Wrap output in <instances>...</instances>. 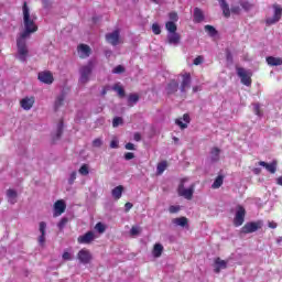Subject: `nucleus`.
I'll return each instance as SVG.
<instances>
[{
    "label": "nucleus",
    "mask_w": 282,
    "mask_h": 282,
    "mask_svg": "<svg viewBox=\"0 0 282 282\" xmlns=\"http://www.w3.org/2000/svg\"><path fill=\"white\" fill-rule=\"evenodd\" d=\"M22 12L24 31L17 37V58H19L21 63H25V61H28V56L30 55V50H28V39H30L34 32H37L39 26L36 25V15L30 13L28 2L23 3Z\"/></svg>",
    "instance_id": "obj_1"
},
{
    "label": "nucleus",
    "mask_w": 282,
    "mask_h": 282,
    "mask_svg": "<svg viewBox=\"0 0 282 282\" xmlns=\"http://www.w3.org/2000/svg\"><path fill=\"white\" fill-rule=\"evenodd\" d=\"M94 67H96V63L94 61H89L87 64L79 67V85H87V83H89Z\"/></svg>",
    "instance_id": "obj_2"
},
{
    "label": "nucleus",
    "mask_w": 282,
    "mask_h": 282,
    "mask_svg": "<svg viewBox=\"0 0 282 282\" xmlns=\"http://www.w3.org/2000/svg\"><path fill=\"white\" fill-rule=\"evenodd\" d=\"M188 182L187 178H183L181 184L178 185V195L180 197H184L185 199H193V194L195 193V184H192L188 188L184 187V183Z\"/></svg>",
    "instance_id": "obj_3"
},
{
    "label": "nucleus",
    "mask_w": 282,
    "mask_h": 282,
    "mask_svg": "<svg viewBox=\"0 0 282 282\" xmlns=\"http://www.w3.org/2000/svg\"><path fill=\"white\" fill-rule=\"evenodd\" d=\"M243 221H246V208H243V206H241V205H238L236 207L234 226H236V227L243 226Z\"/></svg>",
    "instance_id": "obj_4"
},
{
    "label": "nucleus",
    "mask_w": 282,
    "mask_h": 282,
    "mask_svg": "<svg viewBox=\"0 0 282 282\" xmlns=\"http://www.w3.org/2000/svg\"><path fill=\"white\" fill-rule=\"evenodd\" d=\"M237 75L241 79L242 85H246L247 87H250V85H252V73H250V70L239 67L237 68Z\"/></svg>",
    "instance_id": "obj_5"
},
{
    "label": "nucleus",
    "mask_w": 282,
    "mask_h": 282,
    "mask_svg": "<svg viewBox=\"0 0 282 282\" xmlns=\"http://www.w3.org/2000/svg\"><path fill=\"white\" fill-rule=\"evenodd\" d=\"M274 14L272 18H267L265 23L267 25H274V23H279L282 17V8L279 4L273 6Z\"/></svg>",
    "instance_id": "obj_6"
},
{
    "label": "nucleus",
    "mask_w": 282,
    "mask_h": 282,
    "mask_svg": "<svg viewBox=\"0 0 282 282\" xmlns=\"http://www.w3.org/2000/svg\"><path fill=\"white\" fill-rule=\"evenodd\" d=\"M182 76V82H181V93L182 94H186V91H188V89H191V73H184L181 75Z\"/></svg>",
    "instance_id": "obj_7"
},
{
    "label": "nucleus",
    "mask_w": 282,
    "mask_h": 282,
    "mask_svg": "<svg viewBox=\"0 0 282 282\" xmlns=\"http://www.w3.org/2000/svg\"><path fill=\"white\" fill-rule=\"evenodd\" d=\"M261 226H263L262 221H258V223H247L243 227H242V232H245V235H249L250 232H257V230H259V228H261Z\"/></svg>",
    "instance_id": "obj_8"
},
{
    "label": "nucleus",
    "mask_w": 282,
    "mask_h": 282,
    "mask_svg": "<svg viewBox=\"0 0 282 282\" xmlns=\"http://www.w3.org/2000/svg\"><path fill=\"white\" fill-rule=\"evenodd\" d=\"M37 78L45 85H52L54 83V75L50 70L40 72Z\"/></svg>",
    "instance_id": "obj_9"
},
{
    "label": "nucleus",
    "mask_w": 282,
    "mask_h": 282,
    "mask_svg": "<svg viewBox=\"0 0 282 282\" xmlns=\"http://www.w3.org/2000/svg\"><path fill=\"white\" fill-rule=\"evenodd\" d=\"M77 54L79 58H89L91 56V47L87 44H79L77 46Z\"/></svg>",
    "instance_id": "obj_10"
},
{
    "label": "nucleus",
    "mask_w": 282,
    "mask_h": 282,
    "mask_svg": "<svg viewBox=\"0 0 282 282\" xmlns=\"http://www.w3.org/2000/svg\"><path fill=\"white\" fill-rule=\"evenodd\" d=\"M77 259L79 260L80 263H83L84 265H87V263L91 261V252H89V250L87 249H82L77 254Z\"/></svg>",
    "instance_id": "obj_11"
},
{
    "label": "nucleus",
    "mask_w": 282,
    "mask_h": 282,
    "mask_svg": "<svg viewBox=\"0 0 282 282\" xmlns=\"http://www.w3.org/2000/svg\"><path fill=\"white\" fill-rule=\"evenodd\" d=\"M106 41H108L110 45H118L120 43V31H113L112 33H108L106 35Z\"/></svg>",
    "instance_id": "obj_12"
},
{
    "label": "nucleus",
    "mask_w": 282,
    "mask_h": 282,
    "mask_svg": "<svg viewBox=\"0 0 282 282\" xmlns=\"http://www.w3.org/2000/svg\"><path fill=\"white\" fill-rule=\"evenodd\" d=\"M228 268V262L225 260H221V258H216L215 259V264H214V272L216 274H219L221 270H226Z\"/></svg>",
    "instance_id": "obj_13"
},
{
    "label": "nucleus",
    "mask_w": 282,
    "mask_h": 282,
    "mask_svg": "<svg viewBox=\"0 0 282 282\" xmlns=\"http://www.w3.org/2000/svg\"><path fill=\"white\" fill-rule=\"evenodd\" d=\"M276 160H273L271 163H265V161H260L259 166H263L269 173L274 174L276 173L278 166Z\"/></svg>",
    "instance_id": "obj_14"
},
{
    "label": "nucleus",
    "mask_w": 282,
    "mask_h": 282,
    "mask_svg": "<svg viewBox=\"0 0 282 282\" xmlns=\"http://www.w3.org/2000/svg\"><path fill=\"white\" fill-rule=\"evenodd\" d=\"M65 208H67V205H65L64 200H57L54 204V217H58L65 213Z\"/></svg>",
    "instance_id": "obj_15"
},
{
    "label": "nucleus",
    "mask_w": 282,
    "mask_h": 282,
    "mask_svg": "<svg viewBox=\"0 0 282 282\" xmlns=\"http://www.w3.org/2000/svg\"><path fill=\"white\" fill-rule=\"evenodd\" d=\"M96 239V236L94 235V231H88L83 236H79L77 238L78 243H91Z\"/></svg>",
    "instance_id": "obj_16"
},
{
    "label": "nucleus",
    "mask_w": 282,
    "mask_h": 282,
    "mask_svg": "<svg viewBox=\"0 0 282 282\" xmlns=\"http://www.w3.org/2000/svg\"><path fill=\"white\" fill-rule=\"evenodd\" d=\"M180 89V84L177 83V80L173 79L171 80L166 88H165V91L169 96L173 95V94H176V91Z\"/></svg>",
    "instance_id": "obj_17"
},
{
    "label": "nucleus",
    "mask_w": 282,
    "mask_h": 282,
    "mask_svg": "<svg viewBox=\"0 0 282 282\" xmlns=\"http://www.w3.org/2000/svg\"><path fill=\"white\" fill-rule=\"evenodd\" d=\"M22 109L25 111H30L32 107H34V97H25L20 101Z\"/></svg>",
    "instance_id": "obj_18"
},
{
    "label": "nucleus",
    "mask_w": 282,
    "mask_h": 282,
    "mask_svg": "<svg viewBox=\"0 0 282 282\" xmlns=\"http://www.w3.org/2000/svg\"><path fill=\"white\" fill-rule=\"evenodd\" d=\"M47 228V224L45 221L40 223V232L41 236L39 237V243L40 246H43L45 243V229Z\"/></svg>",
    "instance_id": "obj_19"
},
{
    "label": "nucleus",
    "mask_w": 282,
    "mask_h": 282,
    "mask_svg": "<svg viewBox=\"0 0 282 282\" xmlns=\"http://www.w3.org/2000/svg\"><path fill=\"white\" fill-rule=\"evenodd\" d=\"M267 63L271 67H279V66L282 65V58L281 57L269 56V57H267Z\"/></svg>",
    "instance_id": "obj_20"
},
{
    "label": "nucleus",
    "mask_w": 282,
    "mask_h": 282,
    "mask_svg": "<svg viewBox=\"0 0 282 282\" xmlns=\"http://www.w3.org/2000/svg\"><path fill=\"white\" fill-rule=\"evenodd\" d=\"M172 224H174V226H180L181 228H186V226H188V218L186 217L174 218L172 219Z\"/></svg>",
    "instance_id": "obj_21"
},
{
    "label": "nucleus",
    "mask_w": 282,
    "mask_h": 282,
    "mask_svg": "<svg viewBox=\"0 0 282 282\" xmlns=\"http://www.w3.org/2000/svg\"><path fill=\"white\" fill-rule=\"evenodd\" d=\"M180 39L181 37L177 32L167 34V42L170 43V45H180Z\"/></svg>",
    "instance_id": "obj_22"
},
{
    "label": "nucleus",
    "mask_w": 282,
    "mask_h": 282,
    "mask_svg": "<svg viewBox=\"0 0 282 282\" xmlns=\"http://www.w3.org/2000/svg\"><path fill=\"white\" fill-rule=\"evenodd\" d=\"M221 154V149L213 148L209 153V158L212 162H219V155Z\"/></svg>",
    "instance_id": "obj_23"
},
{
    "label": "nucleus",
    "mask_w": 282,
    "mask_h": 282,
    "mask_svg": "<svg viewBox=\"0 0 282 282\" xmlns=\"http://www.w3.org/2000/svg\"><path fill=\"white\" fill-rule=\"evenodd\" d=\"M162 252H164V246H162L161 243H156L154 245L152 254L155 259H160V257H162Z\"/></svg>",
    "instance_id": "obj_24"
},
{
    "label": "nucleus",
    "mask_w": 282,
    "mask_h": 282,
    "mask_svg": "<svg viewBox=\"0 0 282 282\" xmlns=\"http://www.w3.org/2000/svg\"><path fill=\"white\" fill-rule=\"evenodd\" d=\"M204 21V12L199 8L194 9V22L202 23Z\"/></svg>",
    "instance_id": "obj_25"
},
{
    "label": "nucleus",
    "mask_w": 282,
    "mask_h": 282,
    "mask_svg": "<svg viewBox=\"0 0 282 282\" xmlns=\"http://www.w3.org/2000/svg\"><path fill=\"white\" fill-rule=\"evenodd\" d=\"M18 196H19V194L17 193V191H14V189L7 191V197H8L9 204H14L17 202Z\"/></svg>",
    "instance_id": "obj_26"
},
{
    "label": "nucleus",
    "mask_w": 282,
    "mask_h": 282,
    "mask_svg": "<svg viewBox=\"0 0 282 282\" xmlns=\"http://www.w3.org/2000/svg\"><path fill=\"white\" fill-rule=\"evenodd\" d=\"M122 191H124V187L122 185H119L112 189V197L115 199H120L122 197Z\"/></svg>",
    "instance_id": "obj_27"
},
{
    "label": "nucleus",
    "mask_w": 282,
    "mask_h": 282,
    "mask_svg": "<svg viewBox=\"0 0 282 282\" xmlns=\"http://www.w3.org/2000/svg\"><path fill=\"white\" fill-rule=\"evenodd\" d=\"M219 4L223 10V14L225 17H230V7L226 3V0H219Z\"/></svg>",
    "instance_id": "obj_28"
},
{
    "label": "nucleus",
    "mask_w": 282,
    "mask_h": 282,
    "mask_svg": "<svg viewBox=\"0 0 282 282\" xmlns=\"http://www.w3.org/2000/svg\"><path fill=\"white\" fill-rule=\"evenodd\" d=\"M63 121H59L57 123L55 135L53 137V140H61V137L63 135Z\"/></svg>",
    "instance_id": "obj_29"
},
{
    "label": "nucleus",
    "mask_w": 282,
    "mask_h": 282,
    "mask_svg": "<svg viewBox=\"0 0 282 282\" xmlns=\"http://www.w3.org/2000/svg\"><path fill=\"white\" fill-rule=\"evenodd\" d=\"M165 29L167 30L169 34L177 32V24L173 21H169L165 23Z\"/></svg>",
    "instance_id": "obj_30"
},
{
    "label": "nucleus",
    "mask_w": 282,
    "mask_h": 282,
    "mask_svg": "<svg viewBox=\"0 0 282 282\" xmlns=\"http://www.w3.org/2000/svg\"><path fill=\"white\" fill-rule=\"evenodd\" d=\"M140 100V97L137 94H131L128 97V106L133 107Z\"/></svg>",
    "instance_id": "obj_31"
},
{
    "label": "nucleus",
    "mask_w": 282,
    "mask_h": 282,
    "mask_svg": "<svg viewBox=\"0 0 282 282\" xmlns=\"http://www.w3.org/2000/svg\"><path fill=\"white\" fill-rule=\"evenodd\" d=\"M65 102V95H59L57 96L56 100H55V111H57V109H61V106Z\"/></svg>",
    "instance_id": "obj_32"
},
{
    "label": "nucleus",
    "mask_w": 282,
    "mask_h": 282,
    "mask_svg": "<svg viewBox=\"0 0 282 282\" xmlns=\"http://www.w3.org/2000/svg\"><path fill=\"white\" fill-rule=\"evenodd\" d=\"M166 166H167V163L166 161H163V162H160L156 166V173L158 175H162V173H164V171H166Z\"/></svg>",
    "instance_id": "obj_33"
},
{
    "label": "nucleus",
    "mask_w": 282,
    "mask_h": 282,
    "mask_svg": "<svg viewBox=\"0 0 282 282\" xmlns=\"http://www.w3.org/2000/svg\"><path fill=\"white\" fill-rule=\"evenodd\" d=\"M112 89H113V91H117V94H118V96L120 97V98H124V88H122V86H120V85H115L113 87H112Z\"/></svg>",
    "instance_id": "obj_34"
},
{
    "label": "nucleus",
    "mask_w": 282,
    "mask_h": 282,
    "mask_svg": "<svg viewBox=\"0 0 282 282\" xmlns=\"http://www.w3.org/2000/svg\"><path fill=\"white\" fill-rule=\"evenodd\" d=\"M221 184H224V176H217L212 185V188H219L221 187Z\"/></svg>",
    "instance_id": "obj_35"
},
{
    "label": "nucleus",
    "mask_w": 282,
    "mask_h": 282,
    "mask_svg": "<svg viewBox=\"0 0 282 282\" xmlns=\"http://www.w3.org/2000/svg\"><path fill=\"white\" fill-rule=\"evenodd\" d=\"M205 32H207V34H209V36H216L217 35V30L214 29L213 25H205Z\"/></svg>",
    "instance_id": "obj_36"
},
{
    "label": "nucleus",
    "mask_w": 282,
    "mask_h": 282,
    "mask_svg": "<svg viewBox=\"0 0 282 282\" xmlns=\"http://www.w3.org/2000/svg\"><path fill=\"white\" fill-rule=\"evenodd\" d=\"M140 232H142V228L139 226H133L130 230V235L132 237H138V235H140Z\"/></svg>",
    "instance_id": "obj_37"
},
{
    "label": "nucleus",
    "mask_w": 282,
    "mask_h": 282,
    "mask_svg": "<svg viewBox=\"0 0 282 282\" xmlns=\"http://www.w3.org/2000/svg\"><path fill=\"white\" fill-rule=\"evenodd\" d=\"M169 19L173 23H177V21H180V15H177V12L172 11V12L169 13Z\"/></svg>",
    "instance_id": "obj_38"
},
{
    "label": "nucleus",
    "mask_w": 282,
    "mask_h": 282,
    "mask_svg": "<svg viewBox=\"0 0 282 282\" xmlns=\"http://www.w3.org/2000/svg\"><path fill=\"white\" fill-rule=\"evenodd\" d=\"M240 7L242 8V10H246V12H248V10L252 9V4H250V2L248 1H240Z\"/></svg>",
    "instance_id": "obj_39"
},
{
    "label": "nucleus",
    "mask_w": 282,
    "mask_h": 282,
    "mask_svg": "<svg viewBox=\"0 0 282 282\" xmlns=\"http://www.w3.org/2000/svg\"><path fill=\"white\" fill-rule=\"evenodd\" d=\"M253 112L256 113V116H258L259 118H261V116H263V112H261V106L259 104H254L253 105Z\"/></svg>",
    "instance_id": "obj_40"
},
{
    "label": "nucleus",
    "mask_w": 282,
    "mask_h": 282,
    "mask_svg": "<svg viewBox=\"0 0 282 282\" xmlns=\"http://www.w3.org/2000/svg\"><path fill=\"white\" fill-rule=\"evenodd\" d=\"M120 124H123L122 118L121 117H116L112 120V127L118 128V127H120Z\"/></svg>",
    "instance_id": "obj_41"
},
{
    "label": "nucleus",
    "mask_w": 282,
    "mask_h": 282,
    "mask_svg": "<svg viewBox=\"0 0 282 282\" xmlns=\"http://www.w3.org/2000/svg\"><path fill=\"white\" fill-rule=\"evenodd\" d=\"M79 174L80 175H89V166L87 164H84L79 169Z\"/></svg>",
    "instance_id": "obj_42"
},
{
    "label": "nucleus",
    "mask_w": 282,
    "mask_h": 282,
    "mask_svg": "<svg viewBox=\"0 0 282 282\" xmlns=\"http://www.w3.org/2000/svg\"><path fill=\"white\" fill-rule=\"evenodd\" d=\"M231 13L232 14H241V7L235 4V6H231Z\"/></svg>",
    "instance_id": "obj_43"
},
{
    "label": "nucleus",
    "mask_w": 282,
    "mask_h": 282,
    "mask_svg": "<svg viewBox=\"0 0 282 282\" xmlns=\"http://www.w3.org/2000/svg\"><path fill=\"white\" fill-rule=\"evenodd\" d=\"M124 67L122 65H118L112 69V74H123Z\"/></svg>",
    "instance_id": "obj_44"
},
{
    "label": "nucleus",
    "mask_w": 282,
    "mask_h": 282,
    "mask_svg": "<svg viewBox=\"0 0 282 282\" xmlns=\"http://www.w3.org/2000/svg\"><path fill=\"white\" fill-rule=\"evenodd\" d=\"M67 221H69L67 218H62L61 221L57 224L59 230H63L65 226H67Z\"/></svg>",
    "instance_id": "obj_45"
},
{
    "label": "nucleus",
    "mask_w": 282,
    "mask_h": 282,
    "mask_svg": "<svg viewBox=\"0 0 282 282\" xmlns=\"http://www.w3.org/2000/svg\"><path fill=\"white\" fill-rule=\"evenodd\" d=\"M93 147H95L96 149H100V147H102V140L101 139H95L93 141Z\"/></svg>",
    "instance_id": "obj_46"
},
{
    "label": "nucleus",
    "mask_w": 282,
    "mask_h": 282,
    "mask_svg": "<svg viewBox=\"0 0 282 282\" xmlns=\"http://www.w3.org/2000/svg\"><path fill=\"white\" fill-rule=\"evenodd\" d=\"M152 32L153 34H161L162 30L160 29V24H153Z\"/></svg>",
    "instance_id": "obj_47"
},
{
    "label": "nucleus",
    "mask_w": 282,
    "mask_h": 282,
    "mask_svg": "<svg viewBox=\"0 0 282 282\" xmlns=\"http://www.w3.org/2000/svg\"><path fill=\"white\" fill-rule=\"evenodd\" d=\"M96 230L99 231L100 234L105 232V225L102 223H98L95 226Z\"/></svg>",
    "instance_id": "obj_48"
},
{
    "label": "nucleus",
    "mask_w": 282,
    "mask_h": 282,
    "mask_svg": "<svg viewBox=\"0 0 282 282\" xmlns=\"http://www.w3.org/2000/svg\"><path fill=\"white\" fill-rule=\"evenodd\" d=\"M74 182H76V172H72L70 176L68 178V184H74Z\"/></svg>",
    "instance_id": "obj_49"
},
{
    "label": "nucleus",
    "mask_w": 282,
    "mask_h": 282,
    "mask_svg": "<svg viewBox=\"0 0 282 282\" xmlns=\"http://www.w3.org/2000/svg\"><path fill=\"white\" fill-rule=\"evenodd\" d=\"M169 210L171 214L180 213V206L172 205Z\"/></svg>",
    "instance_id": "obj_50"
},
{
    "label": "nucleus",
    "mask_w": 282,
    "mask_h": 282,
    "mask_svg": "<svg viewBox=\"0 0 282 282\" xmlns=\"http://www.w3.org/2000/svg\"><path fill=\"white\" fill-rule=\"evenodd\" d=\"M204 63V56H197L195 59H194V64L195 65H202Z\"/></svg>",
    "instance_id": "obj_51"
},
{
    "label": "nucleus",
    "mask_w": 282,
    "mask_h": 282,
    "mask_svg": "<svg viewBox=\"0 0 282 282\" xmlns=\"http://www.w3.org/2000/svg\"><path fill=\"white\" fill-rule=\"evenodd\" d=\"M176 124L181 127V129H186L188 127V124L182 122V119H177Z\"/></svg>",
    "instance_id": "obj_52"
},
{
    "label": "nucleus",
    "mask_w": 282,
    "mask_h": 282,
    "mask_svg": "<svg viewBox=\"0 0 282 282\" xmlns=\"http://www.w3.org/2000/svg\"><path fill=\"white\" fill-rule=\"evenodd\" d=\"M133 158H135V154L132 152H127L124 154V160H133Z\"/></svg>",
    "instance_id": "obj_53"
},
{
    "label": "nucleus",
    "mask_w": 282,
    "mask_h": 282,
    "mask_svg": "<svg viewBox=\"0 0 282 282\" xmlns=\"http://www.w3.org/2000/svg\"><path fill=\"white\" fill-rule=\"evenodd\" d=\"M127 151H135V145L131 142L126 144Z\"/></svg>",
    "instance_id": "obj_54"
},
{
    "label": "nucleus",
    "mask_w": 282,
    "mask_h": 282,
    "mask_svg": "<svg viewBox=\"0 0 282 282\" xmlns=\"http://www.w3.org/2000/svg\"><path fill=\"white\" fill-rule=\"evenodd\" d=\"M63 259H64V261H72V253L64 252L63 253Z\"/></svg>",
    "instance_id": "obj_55"
},
{
    "label": "nucleus",
    "mask_w": 282,
    "mask_h": 282,
    "mask_svg": "<svg viewBox=\"0 0 282 282\" xmlns=\"http://www.w3.org/2000/svg\"><path fill=\"white\" fill-rule=\"evenodd\" d=\"M118 139H113L111 142H110V149H118Z\"/></svg>",
    "instance_id": "obj_56"
},
{
    "label": "nucleus",
    "mask_w": 282,
    "mask_h": 282,
    "mask_svg": "<svg viewBox=\"0 0 282 282\" xmlns=\"http://www.w3.org/2000/svg\"><path fill=\"white\" fill-rule=\"evenodd\" d=\"M133 140H135V142H140V140H142V135L140 134V132L134 133Z\"/></svg>",
    "instance_id": "obj_57"
},
{
    "label": "nucleus",
    "mask_w": 282,
    "mask_h": 282,
    "mask_svg": "<svg viewBox=\"0 0 282 282\" xmlns=\"http://www.w3.org/2000/svg\"><path fill=\"white\" fill-rule=\"evenodd\" d=\"M124 207H126V213H129L133 208V204L126 203Z\"/></svg>",
    "instance_id": "obj_58"
},
{
    "label": "nucleus",
    "mask_w": 282,
    "mask_h": 282,
    "mask_svg": "<svg viewBox=\"0 0 282 282\" xmlns=\"http://www.w3.org/2000/svg\"><path fill=\"white\" fill-rule=\"evenodd\" d=\"M226 58L228 63H232V54L230 53V51H227Z\"/></svg>",
    "instance_id": "obj_59"
},
{
    "label": "nucleus",
    "mask_w": 282,
    "mask_h": 282,
    "mask_svg": "<svg viewBox=\"0 0 282 282\" xmlns=\"http://www.w3.org/2000/svg\"><path fill=\"white\" fill-rule=\"evenodd\" d=\"M183 120H184V122H186V124H188V122H191V117L187 113H185L183 116Z\"/></svg>",
    "instance_id": "obj_60"
},
{
    "label": "nucleus",
    "mask_w": 282,
    "mask_h": 282,
    "mask_svg": "<svg viewBox=\"0 0 282 282\" xmlns=\"http://www.w3.org/2000/svg\"><path fill=\"white\" fill-rule=\"evenodd\" d=\"M197 91H202V86H194L193 94H197Z\"/></svg>",
    "instance_id": "obj_61"
},
{
    "label": "nucleus",
    "mask_w": 282,
    "mask_h": 282,
    "mask_svg": "<svg viewBox=\"0 0 282 282\" xmlns=\"http://www.w3.org/2000/svg\"><path fill=\"white\" fill-rule=\"evenodd\" d=\"M107 91H109V86L102 88L101 96H107Z\"/></svg>",
    "instance_id": "obj_62"
},
{
    "label": "nucleus",
    "mask_w": 282,
    "mask_h": 282,
    "mask_svg": "<svg viewBox=\"0 0 282 282\" xmlns=\"http://www.w3.org/2000/svg\"><path fill=\"white\" fill-rule=\"evenodd\" d=\"M269 228H272V229L276 228V223L274 221L269 223Z\"/></svg>",
    "instance_id": "obj_63"
},
{
    "label": "nucleus",
    "mask_w": 282,
    "mask_h": 282,
    "mask_svg": "<svg viewBox=\"0 0 282 282\" xmlns=\"http://www.w3.org/2000/svg\"><path fill=\"white\" fill-rule=\"evenodd\" d=\"M276 184H279L280 186H282V176L278 177Z\"/></svg>",
    "instance_id": "obj_64"
}]
</instances>
